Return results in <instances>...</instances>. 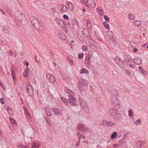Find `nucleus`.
<instances>
[{
  "label": "nucleus",
  "instance_id": "obj_16",
  "mask_svg": "<svg viewBox=\"0 0 148 148\" xmlns=\"http://www.w3.org/2000/svg\"><path fill=\"white\" fill-rule=\"evenodd\" d=\"M90 57L88 56V55H87V56L86 57L85 60V61L86 66L87 67H88L90 65Z\"/></svg>",
  "mask_w": 148,
  "mask_h": 148
},
{
  "label": "nucleus",
  "instance_id": "obj_2",
  "mask_svg": "<svg viewBox=\"0 0 148 148\" xmlns=\"http://www.w3.org/2000/svg\"><path fill=\"white\" fill-rule=\"evenodd\" d=\"M30 20L31 21L32 24L34 25L35 29L38 30H39V28L41 26L40 22L39 20L37 18L34 16H32L30 18Z\"/></svg>",
  "mask_w": 148,
  "mask_h": 148
},
{
  "label": "nucleus",
  "instance_id": "obj_43",
  "mask_svg": "<svg viewBox=\"0 0 148 148\" xmlns=\"http://www.w3.org/2000/svg\"><path fill=\"white\" fill-rule=\"evenodd\" d=\"M61 99L62 101H64V104L65 105H68V103L67 100H66L64 97H61Z\"/></svg>",
  "mask_w": 148,
  "mask_h": 148
},
{
  "label": "nucleus",
  "instance_id": "obj_38",
  "mask_svg": "<svg viewBox=\"0 0 148 148\" xmlns=\"http://www.w3.org/2000/svg\"><path fill=\"white\" fill-rule=\"evenodd\" d=\"M103 24L104 25V27L108 29H110V27L109 25L106 22H104L103 23Z\"/></svg>",
  "mask_w": 148,
  "mask_h": 148
},
{
  "label": "nucleus",
  "instance_id": "obj_51",
  "mask_svg": "<svg viewBox=\"0 0 148 148\" xmlns=\"http://www.w3.org/2000/svg\"><path fill=\"white\" fill-rule=\"evenodd\" d=\"M104 18L106 21L108 22L109 21V18L106 15H105Z\"/></svg>",
  "mask_w": 148,
  "mask_h": 148
},
{
  "label": "nucleus",
  "instance_id": "obj_9",
  "mask_svg": "<svg viewBox=\"0 0 148 148\" xmlns=\"http://www.w3.org/2000/svg\"><path fill=\"white\" fill-rule=\"evenodd\" d=\"M79 102L80 105L83 108L84 111L87 113L89 112V108L85 101L82 100Z\"/></svg>",
  "mask_w": 148,
  "mask_h": 148
},
{
  "label": "nucleus",
  "instance_id": "obj_31",
  "mask_svg": "<svg viewBox=\"0 0 148 148\" xmlns=\"http://www.w3.org/2000/svg\"><path fill=\"white\" fill-rule=\"evenodd\" d=\"M79 90L80 91V93L82 95L85 96L86 94V91L85 89H83V88H80Z\"/></svg>",
  "mask_w": 148,
  "mask_h": 148
},
{
  "label": "nucleus",
  "instance_id": "obj_15",
  "mask_svg": "<svg viewBox=\"0 0 148 148\" xmlns=\"http://www.w3.org/2000/svg\"><path fill=\"white\" fill-rule=\"evenodd\" d=\"M88 3L92 7L95 8V3L94 0H87Z\"/></svg>",
  "mask_w": 148,
  "mask_h": 148
},
{
  "label": "nucleus",
  "instance_id": "obj_14",
  "mask_svg": "<svg viewBox=\"0 0 148 148\" xmlns=\"http://www.w3.org/2000/svg\"><path fill=\"white\" fill-rule=\"evenodd\" d=\"M124 61L127 63V65H128L132 62V60H130V56L127 55H125L124 56Z\"/></svg>",
  "mask_w": 148,
  "mask_h": 148
},
{
  "label": "nucleus",
  "instance_id": "obj_24",
  "mask_svg": "<svg viewBox=\"0 0 148 148\" xmlns=\"http://www.w3.org/2000/svg\"><path fill=\"white\" fill-rule=\"evenodd\" d=\"M40 145L38 143L34 142L32 145V148H38L40 147Z\"/></svg>",
  "mask_w": 148,
  "mask_h": 148
},
{
  "label": "nucleus",
  "instance_id": "obj_44",
  "mask_svg": "<svg viewBox=\"0 0 148 148\" xmlns=\"http://www.w3.org/2000/svg\"><path fill=\"white\" fill-rule=\"evenodd\" d=\"M90 47L91 49L94 50L96 51L97 49V48L95 45L93 44L90 45Z\"/></svg>",
  "mask_w": 148,
  "mask_h": 148
},
{
  "label": "nucleus",
  "instance_id": "obj_60",
  "mask_svg": "<svg viewBox=\"0 0 148 148\" xmlns=\"http://www.w3.org/2000/svg\"><path fill=\"white\" fill-rule=\"evenodd\" d=\"M68 62L71 64H74L73 61L71 59H70L69 60Z\"/></svg>",
  "mask_w": 148,
  "mask_h": 148
},
{
  "label": "nucleus",
  "instance_id": "obj_62",
  "mask_svg": "<svg viewBox=\"0 0 148 148\" xmlns=\"http://www.w3.org/2000/svg\"><path fill=\"white\" fill-rule=\"evenodd\" d=\"M64 30L66 33H67L68 32V29L66 27H64Z\"/></svg>",
  "mask_w": 148,
  "mask_h": 148
},
{
  "label": "nucleus",
  "instance_id": "obj_12",
  "mask_svg": "<svg viewBox=\"0 0 148 148\" xmlns=\"http://www.w3.org/2000/svg\"><path fill=\"white\" fill-rule=\"evenodd\" d=\"M53 111L56 115H61L62 114V110L58 109V108H53L52 109Z\"/></svg>",
  "mask_w": 148,
  "mask_h": 148
},
{
  "label": "nucleus",
  "instance_id": "obj_49",
  "mask_svg": "<svg viewBox=\"0 0 148 148\" xmlns=\"http://www.w3.org/2000/svg\"><path fill=\"white\" fill-rule=\"evenodd\" d=\"M129 115L130 117L131 116L133 115V112L132 110L131 109H130L128 111Z\"/></svg>",
  "mask_w": 148,
  "mask_h": 148
},
{
  "label": "nucleus",
  "instance_id": "obj_29",
  "mask_svg": "<svg viewBox=\"0 0 148 148\" xmlns=\"http://www.w3.org/2000/svg\"><path fill=\"white\" fill-rule=\"evenodd\" d=\"M80 73L81 74L86 73L88 74L89 73L88 71L86 69H82L80 71Z\"/></svg>",
  "mask_w": 148,
  "mask_h": 148
},
{
  "label": "nucleus",
  "instance_id": "obj_41",
  "mask_svg": "<svg viewBox=\"0 0 148 148\" xmlns=\"http://www.w3.org/2000/svg\"><path fill=\"white\" fill-rule=\"evenodd\" d=\"M81 84L82 83H81V82L80 81H79L78 82V85L79 89H80V88H83V89H85V86L84 85H82V86L81 85Z\"/></svg>",
  "mask_w": 148,
  "mask_h": 148
},
{
  "label": "nucleus",
  "instance_id": "obj_39",
  "mask_svg": "<svg viewBox=\"0 0 148 148\" xmlns=\"http://www.w3.org/2000/svg\"><path fill=\"white\" fill-rule=\"evenodd\" d=\"M139 71V72L143 75H144L145 70H143V68L141 66H139L138 67Z\"/></svg>",
  "mask_w": 148,
  "mask_h": 148
},
{
  "label": "nucleus",
  "instance_id": "obj_33",
  "mask_svg": "<svg viewBox=\"0 0 148 148\" xmlns=\"http://www.w3.org/2000/svg\"><path fill=\"white\" fill-rule=\"evenodd\" d=\"M109 42L111 43H114L116 41V39L115 36H114L111 38L109 39Z\"/></svg>",
  "mask_w": 148,
  "mask_h": 148
},
{
  "label": "nucleus",
  "instance_id": "obj_6",
  "mask_svg": "<svg viewBox=\"0 0 148 148\" xmlns=\"http://www.w3.org/2000/svg\"><path fill=\"white\" fill-rule=\"evenodd\" d=\"M115 62L121 69H123L125 66V64L118 57H116L114 59Z\"/></svg>",
  "mask_w": 148,
  "mask_h": 148
},
{
  "label": "nucleus",
  "instance_id": "obj_37",
  "mask_svg": "<svg viewBox=\"0 0 148 148\" xmlns=\"http://www.w3.org/2000/svg\"><path fill=\"white\" fill-rule=\"evenodd\" d=\"M62 6L60 9L61 11L63 12H66L67 11L68 8H66L64 5H62Z\"/></svg>",
  "mask_w": 148,
  "mask_h": 148
},
{
  "label": "nucleus",
  "instance_id": "obj_18",
  "mask_svg": "<svg viewBox=\"0 0 148 148\" xmlns=\"http://www.w3.org/2000/svg\"><path fill=\"white\" fill-rule=\"evenodd\" d=\"M142 62L141 59L139 57H138L134 60V63L137 65H140Z\"/></svg>",
  "mask_w": 148,
  "mask_h": 148
},
{
  "label": "nucleus",
  "instance_id": "obj_8",
  "mask_svg": "<svg viewBox=\"0 0 148 148\" xmlns=\"http://www.w3.org/2000/svg\"><path fill=\"white\" fill-rule=\"evenodd\" d=\"M114 124V123L110 121H107L105 120L103 121L102 122L100 123L99 125L100 126H106L107 127L112 126Z\"/></svg>",
  "mask_w": 148,
  "mask_h": 148
},
{
  "label": "nucleus",
  "instance_id": "obj_34",
  "mask_svg": "<svg viewBox=\"0 0 148 148\" xmlns=\"http://www.w3.org/2000/svg\"><path fill=\"white\" fill-rule=\"evenodd\" d=\"M68 102L70 105L73 106H77V104L76 103L72 101L70 99H68Z\"/></svg>",
  "mask_w": 148,
  "mask_h": 148
},
{
  "label": "nucleus",
  "instance_id": "obj_59",
  "mask_svg": "<svg viewBox=\"0 0 148 148\" xmlns=\"http://www.w3.org/2000/svg\"><path fill=\"white\" fill-rule=\"evenodd\" d=\"M125 73L127 75L129 76H130L131 75L130 73V72L128 70H126L125 71Z\"/></svg>",
  "mask_w": 148,
  "mask_h": 148
},
{
  "label": "nucleus",
  "instance_id": "obj_61",
  "mask_svg": "<svg viewBox=\"0 0 148 148\" xmlns=\"http://www.w3.org/2000/svg\"><path fill=\"white\" fill-rule=\"evenodd\" d=\"M63 18L66 20L69 19V17L66 14H64L63 16Z\"/></svg>",
  "mask_w": 148,
  "mask_h": 148
},
{
  "label": "nucleus",
  "instance_id": "obj_30",
  "mask_svg": "<svg viewBox=\"0 0 148 148\" xmlns=\"http://www.w3.org/2000/svg\"><path fill=\"white\" fill-rule=\"evenodd\" d=\"M57 23L58 25L59 26H61L62 24H64V22L62 20L59 19L57 18Z\"/></svg>",
  "mask_w": 148,
  "mask_h": 148
},
{
  "label": "nucleus",
  "instance_id": "obj_13",
  "mask_svg": "<svg viewBox=\"0 0 148 148\" xmlns=\"http://www.w3.org/2000/svg\"><path fill=\"white\" fill-rule=\"evenodd\" d=\"M47 78L49 81L53 83L55 80V77L51 74L48 73L46 75Z\"/></svg>",
  "mask_w": 148,
  "mask_h": 148
},
{
  "label": "nucleus",
  "instance_id": "obj_4",
  "mask_svg": "<svg viewBox=\"0 0 148 148\" xmlns=\"http://www.w3.org/2000/svg\"><path fill=\"white\" fill-rule=\"evenodd\" d=\"M68 27L72 29H73L75 26H78L79 24L78 21L75 19L73 20L72 19H69L68 22L67 23Z\"/></svg>",
  "mask_w": 148,
  "mask_h": 148
},
{
  "label": "nucleus",
  "instance_id": "obj_48",
  "mask_svg": "<svg viewBox=\"0 0 148 148\" xmlns=\"http://www.w3.org/2000/svg\"><path fill=\"white\" fill-rule=\"evenodd\" d=\"M60 38L62 40H65L66 39V37L64 34H63L62 36L60 37Z\"/></svg>",
  "mask_w": 148,
  "mask_h": 148
},
{
  "label": "nucleus",
  "instance_id": "obj_32",
  "mask_svg": "<svg viewBox=\"0 0 148 148\" xmlns=\"http://www.w3.org/2000/svg\"><path fill=\"white\" fill-rule=\"evenodd\" d=\"M9 119L11 122L14 125H16V121L12 117H9Z\"/></svg>",
  "mask_w": 148,
  "mask_h": 148
},
{
  "label": "nucleus",
  "instance_id": "obj_42",
  "mask_svg": "<svg viewBox=\"0 0 148 148\" xmlns=\"http://www.w3.org/2000/svg\"><path fill=\"white\" fill-rule=\"evenodd\" d=\"M66 5H68V7L69 8L71 9H72L73 8V6L71 3L70 2H68L66 3Z\"/></svg>",
  "mask_w": 148,
  "mask_h": 148
},
{
  "label": "nucleus",
  "instance_id": "obj_55",
  "mask_svg": "<svg viewBox=\"0 0 148 148\" xmlns=\"http://www.w3.org/2000/svg\"><path fill=\"white\" fill-rule=\"evenodd\" d=\"M0 101L1 102V103L2 104H4L5 103V102L4 101V100L2 98L0 99Z\"/></svg>",
  "mask_w": 148,
  "mask_h": 148
},
{
  "label": "nucleus",
  "instance_id": "obj_63",
  "mask_svg": "<svg viewBox=\"0 0 148 148\" xmlns=\"http://www.w3.org/2000/svg\"><path fill=\"white\" fill-rule=\"evenodd\" d=\"M63 34V33H61L60 32L58 33V34L57 35L59 38H60V37L62 36V35Z\"/></svg>",
  "mask_w": 148,
  "mask_h": 148
},
{
  "label": "nucleus",
  "instance_id": "obj_19",
  "mask_svg": "<svg viewBox=\"0 0 148 148\" xmlns=\"http://www.w3.org/2000/svg\"><path fill=\"white\" fill-rule=\"evenodd\" d=\"M106 34L109 39L111 38L114 36L112 32L110 31H107Z\"/></svg>",
  "mask_w": 148,
  "mask_h": 148
},
{
  "label": "nucleus",
  "instance_id": "obj_26",
  "mask_svg": "<svg viewBox=\"0 0 148 148\" xmlns=\"http://www.w3.org/2000/svg\"><path fill=\"white\" fill-rule=\"evenodd\" d=\"M46 112L47 115L49 116H51L52 114V111L49 108H47L46 109Z\"/></svg>",
  "mask_w": 148,
  "mask_h": 148
},
{
  "label": "nucleus",
  "instance_id": "obj_64",
  "mask_svg": "<svg viewBox=\"0 0 148 148\" xmlns=\"http://www.w3.org/2000/svg\"><path fill=\"white\" fill-rule=\"evenodd\" d=\"M113 146L114 147H118L119 146V144H114L113 145Z\"/></svg>",
  "mask_w": 148,
  "mask_h": 148
},
{
  "label": "nucleus",
  "instance_id": "obj_5",
  "mask_svg": "<svg viewBox=\"0 0 148 148\" xmlns=\"http://www.w3.org/2000/svg\"><path fill=\"white\" fill-rule=\"evenodd\" d=\"M110 101L112 106L119 107L120 104V102L117 97L114 96H111Z\"/></svg>",
  "mask_w": 148,
  "mask_h": 148
},
{
  "label": "nucleus",
  "instance_id": "obj_46",
  "mask_svg": "<svg viewBox=\"0 0 148 148\" xmlns=\"http://www.w3.org/2000/svg\"><path fill=\"white\" fill-rule=\"evenodd\" d=\"M77 134L78 137V140L81 141L82 136V134L78 132L77 133Z\"/></svg>",
  "mask_w": 148,
  "mask_h": 148
},
{
  "label": "nucleus",
  "instance_id": "obj_27",
  "mask_svg": "<svg viewBox=\"0 0 148 148\" xmlns=\"http://www.w3.org/2000/svg\"><path fill=\"white\" fill-rule=\"evenodd\" d=\"M112 95L111 96H114V97H116L118 95V92L115 90H113L111 91Z\"/></svg>",
  "mask_w": 148,
  "mask_h": 148
},
{
  "label": "nucleus",
  "instance_id": "obj_28",
  "mask_svg": "<svg viewBox=\"0 0 148 148\" xmlns=\"http://www.w3.org/2000/svg\"><path fill=\"white\" fill-rule=\"evenodd\" d=\"M45 120L48 124L50 126H51L52 127L53 126V124H52L50 120L49 119L47 118H45Z\"/></svg>",
  "mask_w": 148,
  "mask_h": 148
},
{
  "label": "nucleus",
  "instance_id": "obj_1",
  "mask_svg": "<svg viewBox=\"0 0 148 148\" xmlns=\"http://www.w3.org/2000/svg\"><path fill=\"white\" fill-rule=\"evenodd\" d=\"M110 114L112 116L115 121H119L121 119V115L119 112L116 109L112 108L109 110Z\"/></svg>",
  "mask_w": 148,
  "mask_h": 148
},
{
  "label": "nucleus",
  "instance_id": "obj_52",
  "mask_svg": "<svg viewBox=\"0 0 148 148\" xmlns=\"http://www.w3.org/2000/svg\"><path fill=\"white\" fill-rule=\"evenodd\" d=\"M69 98L72 101H75L76 100V99L74 97L72 96H70Z\"/></svg>",
  "mask_w": 148,
  "mask_h": 148
},
{
  "label": "nucleus",
  "instance_id": "obj_10",
  "mask_svg": "<svg viewBox=\"0 0 148 148\" xmlns=\"http://www.w3.org/2000/svg\"><path fill=\"white\" fill-rule=\"evenodd\" d=\"M27 88V91L29 95H32L34 94V89L30 84L28 83Z\"/></svg>",
  "mask_w": 148,
  "mask_h": 148
},
{
  "label": "nucleus",
  "instance_id": "obj_53",
  "mask_svg": "<svg viewBox=\"0 0 148 148\" xmlns=\"http://www.w3.org/2000/svg\"><path fill=\"white\" fill-rule=\"evenodd\" d=\"M141 121L140 119H138L136 121H135L134 123L137 125L138 123L140 124Z\"/></svg>",
  "mask_w": 148,
  "mask_h": 148
},
{
  "label": "nucleus",
  "instance_id": "obj_21",
  "mask_svg": "<svg viewBox=\"0 0 148 148\" xmlns=\"http://www.w3.org/2000/svg\"><path fill=\"white\" fill-rule=\"evenodd\" d=\"M80 82L82 83L81 85H84L85 87H87L88 86V81L85 79H82Z\"/></svg>",
  "mask_w": 148,
  "mask_h": 148
},
{
  "label": "nucleus",
  "instance_id": "obj_36",
  "mask_svg": "<svg viewBox=\"0 0 148 148\" xmlns=\"http://www.w3.org/2000/svg\"><path fill=\"white\" fill-rule=\"evenodd\" d=\"M135 16L132 14H129L128 15V18L131 20H133L135 19Z\"/></svg>",
  "mask_w": 148,
  "mask_h": 148
},
{
  "label": "nucleus",
  "instance_id": "obj_22",
  "mask_svg": "<svg viewBox=\"0 0 148 148\" xmlns=\"http://www.w3.org/2000/svg\"><path fill=\"white\" fill-rule=\"evenodd\" d=\"M17 147L18 148H30V145L29 144L25 146H24L21 144L20 145H18Z\"/></svg>",
  "mask_w": 148,
  "mask_h": 148
},
{
  "label": "nucleus",
  "instance_id": "obj_50",
  "mask_svg": "<svg viewBox=\"0 0 148 148\" xmlns=\"http://www.w3.org/2000/svg\"><path fill=\"white\" fill-rule=\"evenodd\" d=\"M84 56V54L82 53H80L78 56V58L79 59H82L83 58Z\"/></svg>",
  "mask_w": 148,
  "mask_h": 148
},
{
  "label": "nucleus",
  "instance_id": "obj_45",
  "mask_svg": "<svg viewBox=\"0 0 148 148\" xmlns=\"http://www.w3.org/2000/svg\"><path fill=\"white\" fill-rule=\"evenodd\" d=\"M82 49L83 51H87L88 50V48L87 45H84L82 47Z\"/></svg>",
  "mask_w": 148,
  "mask_h": 148
},
{
  "label": "nucleus",
  "instance_id": "obj_25",
  "mask_svg": "<svg viewBox=\"0 0 148 148\" xmlns=\"http://www.w3.org/2000/svg\"><path fill=\"white\" fill-rule=\"evenodd\" d=\"M10 71L12 77L13 79L15 78V73L14 70L13 66L12 67V68L10 69Z\"/></svg>",
  "mask_w": 148,
  "mask_h": 148
},
{
  "label": "nucleus",
  "instance_id": "obj_3",
  "mask_svg": "<svg viewBox=\"0 0 148 148\" xmlns=\"http://www.w3.org/2000/svg\"><path fill=\"white\" fill-rule=\"evenodd\" d=\"M14 15L16 19L21 24L22 23L23 21L25 20V16L23 15L21 12L19 10L16 11L14 14Z\"/></svg>",
  "mask_w": 148,
  "mask_h": 148
},
{
  "label": "nucleus",
  "instance_id": "obj_23",
  "mask_svg": "<svg viewBox=\"0 0 148 148\" xmlns=\"http://www.w3.org/2000/svg\"><path fill=\"white\" fill-rule=\"evenodd\" d=\"M133 24L136 26L139 27L141 24V22L139 21H134L133 22Z\"/></svg>",
  "mask_w": 148,
  "mask_h": 148
},
{
  "label": "nucleus",
  "instance_id": "obj_54",
  "mask_svg": "<svg viewBox=\"0 0 148 148\" xmlns=\"http://www.w3.org/2000/svg\"><path fill=\"white\" fill-rule=\"evenodd\" d=\"M51 13H53L56 11V9L55 7H53L51 9Z\"/></svg>",
  "mask_w": 148,
  "mask_h": 148
},
{
  "label": "nucleus",
  "instance_id": "obj_11",
  "mask_svg": "<svg viewBox=\"0 0 148 148\" xmlns=\"http://www.w3.org/2000/svg\"><path fill=\"white\" fill-rule=\"evenodd\" d=\"M82 34L84 36L89 39H91L92 37L89 35V32L87 29H84L83 30Z\"/></svg>",
  "mask_w": 148,
  "mask_h": 148
},
{
  "label": "nucleus",
  "instance_id": "obj_7",
  "mask_svg": "<svg viewBox=\"0 0 148 148\" xmlns=\"http://www.w3.org/2000/svg\"><path fill=\"white\" fill-rule=\"evenodd\" d=\"M77 128L78 130L82 131L84 132H86L88 131V128L82 123H78Z\"/></svg>",
  "mask_w": 148,
  "mask_h": 148
},
{
  "label": "nucleus",
  "instance_id": "obj_58",
  "mask_svg": "<svg viewBox=\"0 0 148 148\" xmlns=\"http://www.w3.org/2000/svg\"><path fill=\"white\" fill-rule=\"evenodd\" d=\"M32 82L34 83L36 82V80L35 77H33L32 78Z\"/></svg>",
  "mask_w": 148,
  "mask_h": 148
},
{
  "label": "nucleus",
  "instance_id": "obj_57",
  "mask_svg": "<svg viewBox=\"0 0 148 148\" xmlns=\"http://www.w3.org/2000/svg\"><path fill=\"white\" fill-rule=\"evenodd\" d=\"M99 14L101 16H103L104 14V12L103 10H101V11H98Z\"/></svg>",
  "mask_w": 148,
  "mask_h": 148
},
{
  "label": "nucleus",
  "instance_id": "obj_40",
  "mask_svg": "<svg viewBox=\"0 0 148 148\" xmlns=\"http://www.w3.org/2000/svg\"><path fill=\"white\" fill-rule=\"evenodd\" d=\"M0 87H1L3 89L5 90H6V88L4 85V84L1 81H0Z\"/></svg>",
  "mask_w": 148,
  "mask_h": 148
},
{
  "label": "nucleus",
  "instance_id": "obj_56",
  "mask_svg": "<svg viewBox=\"0 0 148 148\" xmlns=\"http://www.w3.org/2000/svg\"><path fill=\"white\" fill-rule=\"evenodd\" d=\"M80 142V140H78V141L76 143V144H75V146L77 147H78L79 146V145Z\"/></svg>",
  "mask_w": 148,
  "mask_h": 148
},
{
  "label": "nucleus",
  "instance_id": "obj_35",
  "mask_svg": "<svg viewBox=\"0 0 148 148\" xmlns=\"http://www.w3.org/2000/svg\"><path fill=\"white\" fill-rule=\"evenodd\" d=\"M125 143V139L123 138L122 140H120L119 142V146L123 145Z\"/></svg>",
  "mask_w": 148,
  "mask_h": 148
},
{
  "label": "nucleus",
  "instance_id": "obj_47",
  "mask_svg": "<svg viewBox=\"0 0 148 148\" xmlns=\"http://www.w3.org/2000/svg\"><path fill=\"white\" fill-rule=\"evenodd\" d=\"M117 134V133L116 132H114L111 135V138L113 139L114 138H115Z\"/></svg>",
  "mask_w": 148,
  "mask_h": 148
},
{
  "label": "nucleus",
  "instance_id": "obj_17",
  "mask_svg": "<svg viewBox=\"0 0 148 148\" xmlns=\"http://www.w3.org/2000/svg\"><path fill=\"white\" fill-rule=\"evenodd\" d=\"M136 145L138 148L142 147L144 144L145 142L143 141H138L136 142Z\"/></svg>",
  "mask_w": 148,
  "mask_h": 148
},
{
  "label": "nucleus",
  "instance_id": "obj_20",
  "mask_svg": "<svg viewBox=\"0 0 148 148\" xmlns=\"http://www.w3.org/2000/svg\"><path fill=\"white\" fill-rule=\"evenodd\" d=\"M6 110L9 114L11 116H13V111L8 106H7L6 107Z\"/></svg>",
  "mask_w": 148,
  "mask_h": 148
}]
</instances>
